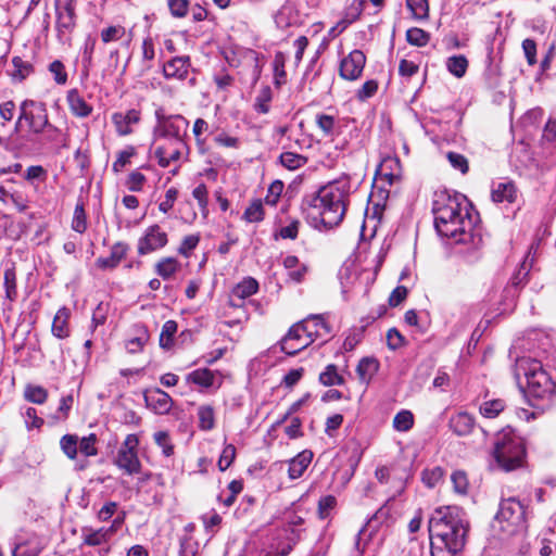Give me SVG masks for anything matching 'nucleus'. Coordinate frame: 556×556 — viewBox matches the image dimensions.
Listing matches in <instances>:
<instances>
[{"instance_id": "f257e3e1", "label": "nucleus", "mask_w": 556, "mask_h": 556, "mask_svg": "<svg viewBox=\"0 0 556 556\" xmlns=\"http://www.w3.org/2000/svg\"><path fill=\"white\" fill-rule=\"evenodd\" d=\"M350 192V177L343 175L323 186L317 192L306 195L302 201V212L315 227L338 226L344 217Z\"/></svg>"}, {"instance_id": "f03ea898", "label": "nucleus", "mask_w": 556, "mask_h": 556, "mask_svg": "<svg viewBox=\"0 0 556 556\" xmlns=\"http://www.w3.org/2000/svg\"><path fill=\"white\" fill-rule=\"evenodd\" d=\"M432 556H456L468 532L465 513L457 506L437 508L428 522Z\"/></svg>"}, {"instance_id": "7ed1b4c3", "label": "nucleus", "mask_w": 556, "mask_h": 556, "mask_svg": "<svg viewBox=\"0 0 556 556\" xmlns=\"http://www.w3.org/2000/svg\"><path fill=\"white\" fill-rule=\"evenodd\" d=\"M432 212L434 226L441 237L453 239L457 243L472 240L476 218L465 197L439 195Z\"/></svg>"}, {"instance_id": "20e7f679", "label": "nucleus", "mask_w": 556, "mask_h": 556, "mask_svg": "<svg viewBox=\"0 0 556 556\" xmlns=\"http://www.w3.org/2000/svg\"><path fill=\"white\" fill-rule=\"evenodd\" d=\"M515 372L517 378L521 375L526 378V392L532 406H549L556 393V383L541 362L530 357L518 358Z\"/></svg>"}, {"instance_id": "39448f33", "label": "nucleus", "mask_w": 556, "mask_h": 556, "mask_svg": "<svg viewBox=\"0 0 556 556\" xmlns=\"http://www.w3.org/2000/svg\"><path fill=\"white\" fill-rule=\"evenodd\" d=\"M491 458V465L505 472L525 467L527 462L525 440L513 429H503L495 435Z\"/></svg>"}, {"instance_id": "423d86ee", "label": "nucleus", "mask_w": 556, "mask_h": 556, "mask_svg": "<svg viewBox=\"0 0 556 556\" xmlns=\"http://www.w3.org/2000/svg\"><path fill=\"white\" fill-rule=\"evenodd\" d=\"M20 119L27 123L34 135L47 134L53 140L60 130L49 122L47 105L43 102L26 99L20 104Z\"/></svg>"}, {"instance_id": "0eeeda50", "label": "nucleus", "mask_w": 556, "mask_h": 556, "mask_svg": "<svg viewBox=\"0 0 556 556\" xmlns=\"http://www.w3.org/2000/svg\"><path fill=\"white\" fill-rule=\"evenodd\" d=\"M495 518L502 525L503 531L508 534H515L527 528L526 506L516 497L503 500Z\"/></svg>"}, {"instance_id": "6e6552de", "label": "nucleus", "mask_w": 556, "mask_h": 556, "mask_svg": "<svg viewBox=\"0 0 556 556\" xmlns=\"http://www.w3.org/2000/svg\"><path fill=\"white\" fill-rule=\"evenodd\" d=\"M155 118L156 124L153 128V138L155 140H186L189 122L182 115H166L163 109H157L155 111Z\"/></svg>"}, {"instance_id": "1a4fd4ad", "label": "nucleus", "mask_w": 556, "mask_h": 556, "mask_svg": "<svg viewBox=\"0 0 556 556\" xmlns=\"http://www.w3.org/2000/svg\"><path fill=\"white\" fill-rule=\"evenodd\" d=\"M139 439L136 434H128L114 458L116 465L125 473L132 476L141 470V463L138 457Z\"/></svg>"}, {"instance_id": "9d476101", "label": "nucleus", "mask_w": 556, "mask_h": 556, "mask_svg": "<svg viewBox=\"0 0 556 556\" xmlns=\"http://www.w3.org/2000/svg\"><path fill=\"white\" fill-rule=\"evenodd\" d=\"M152 147L154 156L161 167L166 168L172 162L180 160L184 153L189 152L186 140L163 139L157 141L153 138Z\"/></svg>"}, {"instance_id": "9b49d317", "label": "nucleus", "mask_w": 556, "mask_h": 556, "mask_svg": "<svg viewBox=\"0 0 556 556\" xmlns=\"http://www.w3.org/2000/svg\"><path fill=\"white\" fill-rule=\"evenodd\" d=\"M305 329L300 321L294 324L280 341L281 351L288 355H295L312 344L314 341L308 338Z\"/></svg>"}, {"instance_id": "f8f14e48", "label": "nucleus", "mask_w": 556, "mask_h": 556, "mask_svg": "<svg viewBox=\"0 0 556 556\" xmlns=\"http://www.w3.org/2000/svg\"><path fill=\"white\" fill-rule=\"evenodd\" d=\"M167 233L159 225L148 227L138 241V254L147 255L167 244Z\"/></svg>"}, {"instance_id": "ddd939ff", "label": "nucleus", "mask_w": 556, "mask_h": 556, "mask_svg": "<svg viewBox=\"0 0 556 556\" xmlns=\"http://www.w3.org/2000/svg\"><path fill=\"white\" fill-rule=\"evenodd\" d=\"M366 64V55L361 50H353L340 63V76L348 80L357 79Z\"/></svg>"}, {"instance_id": "4468645a", "label": "nucleus", "mask_w": 556, "mask_h": 556, "mask_svg": "<svg viewBox=\"0 0 556 556\" xmlns=\"http://www.w3.org/2000/svg\"><path fill=\"white\" fill-rule=\"evenodd\" d=\"M76 0L56 4V27L60 34L71 31L76 24Z\"/></svg>"}, {"instance_id": "2eb2a0df", "label": "nucleus", "mask_w": 556, "mask_h": 556, "mask_svg": "<svg viewBox=\"0 0 556 556\" xmlns=\"http://www.w3.org/2000/svg\"><path fill=\"white\" fill-rule=\"evenodd\" d=\"M300 323L302 326L307 328L305 331L308 333V338L313 341H316L317 339L326 341L327 337L330 336L331 328L325 320L324 315H311Z\"/></svg>"}, {"instance_id": "dca6fc26", "label": "nucleus", "mask_w": 556, "mask_h": 556, "mask_svg": "<svg viewBox=\"0 0 556 556\" xmlns=\"http://www.w3.org/2000/svg\"><path fill=\"white\" fill-rule=\"evenodd\" d=\"M147 406L155 414H166L173 406L172 397L161 389H153L144 393Z\"/></svg>"}, {"instance_id": "f3484780", "label": "nucleus", "mask_w": 556, "mask_h": 556, "mask_svg": "<svg viewBox=\"0 0 556 556\" xmlns=\"http://www.w3.org/2000/svg\"><path fill=\"white\" fill-rule=\"evenodd\" d=\"M140 121V112L128 110L126 113L117 112L112 115V122L119 136H127L132 132V125Z\"/></svg>"}, {"instance_id": "a211bd4d", "label": "nucleus", "mask_w": 556, "mask_h": 556, "mask_svg": "<svg viewBox=\"0 0 556 556\" xmlns=\"http://www.w3.org/2000/svg\"><path fill=\"white\" fill-rule=\"evenodd\" d=\"M189 67V56H176L164 64L163 74L166 78L184 80L188 75Z\"/></svg>"}, {"instance_id": "6ab92c4d", "label": "nucleus", "mask_w": 556, "mask_h": 556, "mask_svg": "<svg viewBox=\"0 0 556 556\" xmlns=\"http://www.w3.org/2000/svg\"><path fill=\"white\" fill-rule=\"evenodd\" d=\"M258 290V282L251 277L244 278L231 291L229 303L232 306H240L239 301H242Z\"/></svg>"}, {"instance_id": "aec40b11", "label": "nucleus", "mask_w": 556, "mask_h": 556, "mask_svg": "<svg viewBox=\"0 0 556 556\" xmlns=\"http://www.w3.org/2000/svg\"><path fill=\"white\" fill-rule=\"evenodd\" d=\"M450 428L458 437L468 435L475 428V418L466 412H459L451 417Z\"/></svg>"}, {"instance_id": "412c9836", "label": "nucleus", "mask_w": 556, "mask_h": 556, "mask_svg": "<svg viewBox=\"0 0 556 556\" xmlns=\"http://www.w3.org/2000/svg\"><path fill=\"white\" fill-rule=\"evenodd\" d=\"M66 100L73 115L87 117L92 113V106L85 101L77 89L68 90Z\"/></svg>"}, {"instance_id": "4be33fe9", "label": "nucleus", "mask_w": 556, "mask_h": 556, "mask_svg": "<svg viewBox=\"0 0 556 556\" xmlns=\"http://www.w3.org/2000/svg\"><path fill=\"white\" fill-rule=\"evenodd\" d=\"M313 459V453L308 450L302 451L289 462V478L294 480L300 478Z\"/></svg>"}, {"instance_id": "5701e85b", "label": "nucleus", "mask_w": 556, "mask_h": 556, "mask_svg": "<svg viewBox=\"0 0 556 556\" xmlns=\"http://www.w3.org/2000/svg\"><path fill=\"white\" fill-rule=\"evenodd\" d=\"M532 250H533V247L530 248L528 255L526 256L525 261L520 265L519 269L511 277L510 283L505 290L507 293H510L513 289H517L520 286H523L528 281V276H529V273H530V270L532 268V264H533V257L530 258Z\"/></svg>"}, {"instance_id": "b1692460", "label": "nucleus", "mask_w": 556, "mask_h": 556, "mask_svg": "<svg viewBox=\"0 0 556 556\" xmlns=\"http://www.w3.org/2000/svg\"><path fill=\"white\" fill-rule=\"evenodd\" d=\"M377 173L383 177L390 185L400 179L401 166L396 157H386L379 165Z\"/></svg>"}, {"instance_id": "393cba45", "label": "nucleus", "mask_w": 556, "mask_h": 556, "mask_svg": "<svg viewBox=\"0 0 556 556\" xmlns=\"http://www.w3.org/2000/svg\"><path fill=\"white\" fill-rule=\"evenodd\" d=\"M126 252L127 247L122 242H117L112 247L110 256L99 257L97 260V265L102 269L115 268L121 263V261L126 256Z\"/></svg>"}, {"instance_id": "a878e982", "label": "nucleus", "mask_w": 556, "mask_h": 556, "mask_svg": "<svg viewBox=\"0 0 556 556\" xmlns=\"http://www.w3.org/2000/svg\"><path fill=\"white\" fill-rule=\"evenodd\" d=\"M516 187L513 182H497L493 186L491 197L494 202H514L516 199Z\"/></svg>"}, {"instance_id": "bb28decb", "label": "nucleus", "mask_w": 556, "mask_h": 556, "mask_svg": "<svg viewBox=\"0 0 556 556\" xmlns=\"http://www.w3.org/2000/svg\"><path fill=\"white\" fill-rule=\"evenodd\" d=\"M68 318L70 311L65 307L60 308L53 319L52 323V333L59 339H64L68 337Z\"/></svg>"}, {"instance_id": "cd10ccee", "label": "nucleus", "mask_w": 556, "mask_h": 556, "mask_svg": "<svg viewBox=\"0 0 556 556\" xmlns=\"http://www.w3.org/2000/svg\"><path fill=\"white\" fill-rule=\"evenodd\" d=\"M43 545L36 539L15 544L12 556H39Z\"/></svg>"}, {"instance_id": "c85d7f7f", "label": "nucleus", "mask_w": 556, "mask_h": 556, "mask_svg": "<svg viewBox=\"0 0 556 556\" xmlns=\"http://www.w3.org/2000/svg\"><path fill=\"white\" fill-rule=\"evenodd\" d=\"M393 520H394V518H393L392 504L390 503V501H388L368 520L366 527L368 526L372 529H376L379 525L389 523L390 521H393Z\"/></svg>"}, {"instance_id": "c756f323", "label": "nucleus", "mask_w": 556, "mask_h": 556, "mask_svg": "<svg viewBox=\"0 0 556 556\" xmlns=\"http://www.w3.org/2000/svg\"><path fill=\"white\" fill-rule=\"evenodd\" d=\"M506 407V403L502 399L484 401L480 407V414L489 419L496 418Z\"/></svg>"}, {"instance_id": "7c9ffc66", "label": "nucleus", "mask_w": 556, "mask_h": 556, "mask_svg": "<svg viewBox=\"0 0 556 556\" xmlns=\"http://www.w3.org/2000/svg\"><path fill=\"white\" fill-rule=\"evenodd\" d=\"M179 267L180 264L175 257H164L155 264V271L163 279H169Z\"/></svg>"}, {"instance_id": "2f4dec72", "label": "nucleus", "mask_w": 556, "mask_h": 556, "mask_svg": "<svg viewBox=\"0 0 556 556\" xmlns=\"http://www.w3.org/2000/svg\"><path fill=\"white\" fill-rule=\"evenodd\" d=\"M110 530H104V528H100L98 530L84 529L83 530V540L84 543L89 546H98L106 543L110 540L108 535Z\"/></svg>"}, {"instance_id": "473e14b6", "label": "nucleus", "mask_w": 556, "mask_h": 556, "mask_svg": "<svg viewBox=\"0 0 556 556\" xmlns=\"http://www.w3.org/2000/svg\"><path fill=\"white\" fill-rule=\"evenodd\" d=\"M187 380L203 388H210L214 384L215 375L207 368H201L190 372Z\"/></svg>"}, {"instance_id": "72a5a7b5", "label": "nucleus", "mask_w": 556, "mask_h": 556, "mask_svg": "<svg viewBox=\"0 0 556 556\" xmlns=\"http://www.w3.org/2000/svg\"><path fill=\"white\" fill-rule=\"evenodd\" d=\"M306 162V156L294 152H283L279 156V163L289 170H296L304 166Z\"/></svg>"}, {"instance_id": "f704fd0d", "label": "nucleus", "mask_w": 556, "mask_h": 556, "mask_svg": "<svg viewBox=\"0 0 556 556\" xmlns=\"http://www.w3.org/2000/svg\"><path fill=\"white\" fill-rule=\"evenodd\" d=\"M379 367L378 362L372 357H365L359 361L356 371L362 381H369L377 372Z\"/></svg>"}, {"instance_id": "c9c22d12", "label": "nucleus", "mask_w": 556, "mask_h": 556, "mask_svg": "<svg viewBox=\"0 0 556 556\" xmlns=\"http://www.w3.org/2000/svg\"><path fill=\"white\" fill-rule=\"evenodd\" d=\"M265 211L262 200H253L245 208L242 218L248 223H260L264 219Z\"/></svg>"}, {"instance_id": "e433bc0d", "label": "nucleus", "mask_w": 556, "mask_h": 556, "mask_svg": "<svg viewBox=\"0 0 556 556\" xmlns=\"http://www.w3.org/2000/svg\"><path fill=\"white\" fill-rule=\"evenodd\" d=\"M365 7V0H353L351 4L346 8L344 17L341 22L338 23V26H341L342 29L345 28L349 24L356 21Z\"/></svg>"}, {"instance_id": "4c0bfd02", "label": "nucleus", "mask_w": 556, "mask_h": 556, "mask_svg": "<svg viewBox=\"0 0 556 556\" xmlns=\"http://www.w3.org/2000/svg\"><path fill=\"white\" fill-rule=\"evenodd\" d=\"M447 71L457 78L463 77L468 68V60L465 55H453L446 60Z\"/></svg>"}, {"instance_id": "58836bf2", "label": "nucleus", "mask_w": 556, "mask_h": 556, "mask_svg": "<svg viewBox=\"0 0 556 556\" xmlns=\"http://www.w3.org/2000/svg\"><path fill=\"white\" fill-rule=\"evenodd\" d=\"M199 427L208 431L215 427V410L211 405H201L198 408Z\"/></svg>"}, {"instance_id": "ea45409f", "label": "nucleus", "mask_w": 556, "mask_h": 556, "mask_svg": "<svg viewBox=\"0 0 556 556\" xmlns=\"http://www.w3.org/2000/svg\"><path fill=\"white\" fill-rule=\"evenodd\" d=\"M319 381L326 387L341 386L344 382L343 377L338 372L336 365H328L319 375Z\"/></svg>"}, {"instance_id": "a19ab883", "label": "nucleus", "mask_w": 556, "mask_h": 556, "mask_svg": "<svg viewBox=\"0 0 556 556\" xmlns=\"http://www.w3.org/2000/svg\"><path fill=\"white\" fill-rule=\"evenodd\" d=\"M286 56L282 52H277L274 58V84L280 87L287 81V73L285 71Z\"/></svg>"}, {"instance_id": "79ce46f5", "label": "nucleus", "mask_w": 556, "mask_h": 556, "mask_svg": "<svg viewBox=\"0 0 556 556\" xmlns=\"http://www.w3.org/2000/svg\"><path fill=\"white\" fill-rule=\"evenodd\" d=\"M414 426V415L410 410L402 409L393 418V428L400 432H406Z\"/></svg>"}, {"instance_id": "37998d69", "label": "nucleus", "mask_w": 556, "mask_h": 556, "mask_svg": "<svg viewBox=\"0 0 556 556\" xmlns=\"http://www.w3.org/2000/svg\"><path fill=\"white\" fill-rule=\"evenodd\" d=\"M177 332V323L167 320L162 327L160 334V346L163 349H170L174 343V336Z\"/></svg>"}, {"instance_id": "c03bdc74", "label": "nucleus", "mask_w": 556, "mask_h": 556, "mask_svg": "<svg viewBox=\"0 0 556 556\" xmlns=\"http://www.w3.org/2000/svg\"><path fill=\"white\" fill-rule=\"evenodd\" d=\"M71 227L78 233H84L87 230V215L83 203L76 204Z\"/></svg>"}, {"instance_id": "a18cd8bd", "label": "nucleus", "mask_w": 556, "mask_h": 556, "mask_svg": "<svg viewBox=\"0 0 556 556\" xmlns=\"http://www.w3.org/2000/svg\"><path fill=\"white\" fill-rule=\"evenodd\" d=\"M406 5L417 20H426L429 16L428 0H406Z\"/></svg>"}, {"instance_id": "49530a36", "label": "nucleus", "mask_w": 556, "mask_h": 556, "mask_svg": "<svg viewBox=\"0 0 556 556\" xmlns=\"http://www.w3.org/2000/svg\"><path fill=\"white\" fill-rule=\"evenodd\" d=\"M24 396L28 402L43 404L48 397V392L42 387L28 384L25 388Z\"/></svg>"}, {"instance_id": "de8ad7c7", "label": "nucleus", "mask_w": 556, "mask_h": 556, "mask_svg": "<svg viewBox=\"0 0 556 556\" xmlns=\"http://www.w3.org/2000/svg\"><path fill=\"white\" fill-rule=\"evenodd\" d=\"M60 445L64 454L74 459L77 456L78 451V437L75 434H65L60 441Z\"/></svg>"}, {"instance_id": "09e8293b", "label": "nucleus", "mask_w": 556, "mask_h": 556, "mask_svg": "<svg viewBox=\"0 0 556 556\" xmlns=\"http://www.w3.org/2000/svg\"><path fill=\"white\" fill-rule=\"evenodd\" d=\"M407 41L417 47H424L429 42L430 35L421 28L413 27L406 31Z\"/></svg>"}, {"instance_id": "8fccbe9b", "label": "nucleus", "mask_w": 556, "mask_h": 556, "mask_svg": "<svg viewBox=\"0 0 556 556\" xmlns=\"http://www.w3.org/2000/svg\"><path fill=\"white\" fill-rule=\"evenodd\" d=\"M5 298L13 302L17 299L16 275L13 269L4 271Z\"/></svg>"}, {"instance_id": "3c124183", "label": "nucleus", "mask_w": 556, "mask_h": 556, "mask_svg": "<svg viewBox=\"0 0 556 556\" xmlns=\"http://www.w3.org/2000/svg\"><path fill=\"white\" fill-rule=\"evenodd\" d=\"M271 101V90L268 86L263 87L254 103V109L262 114H266L269 111V102Z\"/></svg>"}, {"instance_id": "603ef678", "label": "nucleus", "mask_w": 556, "mask_h": 556, "mask_svg": "<svg viewBox=\"0 0 556 556\" xmlns=\"http://www.w3.org/2000/svg\"><path fill=\"white\" fill-rule=\"evenodd\" d=\"M153 438L157 446L162 448L164 456L170 457L174 455V444L172 443L168 432L157 431L154 433Z\"/></svg>"}, {"instance_id": "864d4df0", "label": "nucleus", "mask_w": 556, "mask_h": 556, "mask_svg": "<svg viewBox=\"0 0 556 556\" xmlns=\"http://www.w3.org/2000/svg\"><path fill=\"white\" fill-rule=\"evenodd\" d=\"M12 64L14 66L12 76L13 78H17L18 80L25 79L33 72L31 64L25 62L20 56H14L12 59Z\"/></svg>"}, {"instance_id": "5fc2aeb1", "label": "nucleus", "mask_w": 556, "mask_h": 556, "mask_svg": "<svg viewBox=\"0 0 556 556\" xmlns=\"http://www.w3.org/2000/svg\"><path fill=\"white\" fill-rule=\"evenodd\" d=\"M125 34L126 29L121 25L109 26L101 30V39L104 43H109L111 41H117L122 39Z\"/></svg>"}, {"instance_id": "6e6d98bb", "label": "nucleus", "mask_w": 556, "mask_h": 556, "mask_svg": "<svg viewBox=\"0 0 556 556\" xmlns=\"http://www.w3.org/2000/svg\"><path fill=\"white\" fill-rule=\"evenodd\" d=\"M96 442L97 437L96 434L91 433L87 437L81 438L80 441L78 440V448L87 457L96 456L98 454Z\"/></svg>"}, {"instance_id": "4d7b16f0", "label": "nucleus", "mask_w": 556, "mask_h": 556, "mask_svg": "<svg viewBox=\"0 0 556 556\" xmlns=\"http://www.w3.org/2000/svg\"><path fill=\"white\" fill-rule=\"evenodd\" d=\"M444 476V470L441 467H433L431 469H426L422 471V481L429 486H435Z\"/></svg>"}, {"instance_id": "13d9d810", "label": "nucleus", "mask_w": 556, "mask_h": 556, "mask_svg": "<svg viewBox=\"0 0 556 556\" xmlns=\"http://www.w3.org/2000/svg\"><path fill=\"white\" fill-rule=\"evenodd\" d=\"M283 182L281 180L273 181L267 190V194L265 197V203L271 206H275L283 191Z\"/></svg>"}, {"instance_id": "bf43d9fd", "label": "nucleus", "mask_w": 556, "mask_h": 556, "mask_svg": "<svg viewBox=\"0 0 556 556\" xmlns=\"http://www.w3.org/2000/svg\"><path fill=\"white\" fill-rule=\"evenodd\" d=\"M136 151L134 147H128L127 149L118 152L117 159L112 165V169L114 173H119L123 168L130 162V159L135 155Z\"/></svg>"}, {"instance_id": "052dcab7", "label": "nucleus", "mask_w": 556, "mask_h": 556, "mask_svg": "<svg viewBox=\"0 0 556 556\" xmlns=\"http://www.w3.org/2000/svg\"><path fill=\"white\" fill-rule=\"evenodd\" d=\"M446 159L450 162L451 166L462 174H466L469 169L468 160L460 153L457 152H448L446 154Z\"/></svg>"}, {"instance_id": "680f3d73", "label": "nucleus", "mask_w": 556, "mask_h": 556, "mask_svg": "<svg viewBox=\"0 0 556 556\" xmlns=\"http://www.w3.org/2000/svg\"><path fill=\"white\" fill-rule=\"evenodd\" d=\"M49 71L53 75V79L58 85H65L67 81V73L64 64L55 60L49 65Z\"/></svg>"}, {"instance_id": "e2e57ef3", "label": "nucleus", "mask_w": 556, "mask_h": 556, "mask_svg": "<svg viewBox=\"0 0 556 556\" xmlns=\"http://www.w3.org/2000/svg\"><path fill=\"white\" fill-rule=\"evenodd\" d=\"M300 222L292 219L289 225L281 227L278 232L275 233V238L294 240L299 233Z\"/></svg>"}, {"instance_id": "0e129e2a", "label": "nucleus", "mask_w": 556, "mask_h": 556, "mask_svg": "<svg viewBox=\"0 0 556 556\" xmlns=\"http://www.w3.org/2000/svg\"><path fill=\"white\" fill-rule=\"evenodd\" d=\"M236 457V447L232 444H228L224 447L222 455L218 459L219 470L225 471L230 467Z\"/></svg>"}, {"instance_id": "69168bd1", "label": "nucleus", "mask_w": 556, "mask_h": 556, "mask_svg": "<svg viewBox=\"0 0 556 556\" xmlns=\"http://www.w3.org/2000/svg\"><path fill=\"white\" fill-rule=\"evenodd\" d=\"M167 5L170 14L175 17H185L188 13L189 1L188 0H167Z\"/></svg>"}, {"instance_id": "338daca9", "label": "nucleus", "mask_w": 556, "mask_h": 556, "mask_svg": "<svg viewBox=\"0 0 556 556\" xmlns=\"http://www.w3.org/2000/svg\"><path fill=\"white\" fill-rule=\"evenodd\" d=\"M146 176L138 170H134L129 174L126 186L132 192H139L142 190L146 182Z\"/></svg>"}, {"instance_id": "774afa93", "label": "nucleus", "mask_w": 556, "mask_h": 556, "mask_svg": "<svg viewBox=\"0 0 556 556\" xmlns=\"http://www.w3.org/2000/svg\"><path fill=\"white\" fill-rule=\"evenodd\" d=\"M454 491L459 494H466L468 490V479L464 471H455L451 476Z\"/></svg>"}]
</instances>
